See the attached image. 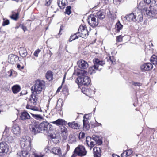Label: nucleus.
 <instances>
[{
	"label": "nucleus",
	"mask_w": 157,
	"mask_h": 157,
	"mask_svg": "<svg viewBox=\"0 0 157 157\" xmlns=\"http://www.w3.org/2000/svg\"><path fill=\"white\" fill-rule=\"evenodd\" d=\"M87 72L85 70H82L77 73L78 77L77 78L75 82L78 85L87 86L90 82V78L86 76Z\"/></svg>",
	"instance_id": "nucleus-1"
},
{
	"label": "nucleus",
	"mask_w": 157,
	"mask_h": 157,
	"mask_svg": "<svg viewBox=\"0 0 157 157\" xmlns=\"http://www.w3.org/2000/svg\"><path fill=\"white\" fill-rule=\"evenodd\" d=\"M45 86V82L43 80H37L35 82L34 86L32 87V93L40 94Z\"/></svg>",
	"instance_id": "nucleus-2"
},
{
	"label": "nucleus",
	"mask_w": 157,
	"mask_h": 157,
	"mask_svg": "<svg viewBox=\"0 0 157 157\" xmlns=\"http://www.w3.org/2000/svg\"><path fill=\"white\" fill-rule=\"evenodd\" d=\"M87 154V151L82 145H79L75 149L74 154L71 157H75L77 155L84 156Z\"/></svg>",
	"instance_id": "nucleus-3"
},
{
	"label": "nucleus",
	"mask_w": 157,
	"mask_h": 157,
	"mask_svg": "<svg viewBox=\"0 0 157 157\" xmlns=\"http://www.w3.org/2000/svg\"><path fill=\"white\" fill-rule=\"evenodd\" d=\"M20 144L21 147L25 150L30 149V138L27 136H23L21 138Z\"/></svg>",
	"instance_id": "nucleus-4"
},
{
	"label": "nucleus",
	"mask_w": 157,
	"mask_h": 157,
	"mask_svg": "<svg viewBox=\"0 0 157 157\" xmlns=\"http://www.w3.org/2000/svg\"><path fill=\"white\" fill-rule=\"evenodd\" d=\"M151 7L152 10H147L146 8H145L144 9L147 16L149 17H153L157 15V2H155L154 5L152 4Z\"/></svg>",
	"instance_id": "nucleus-5"
},
{
	"label": "nucleus",
	"mask_w": 157,
	"mask_h": 157,
	"mask_svg": "<svg viewBox=\"0 0 157 157\" xmlns=\"http://www.w3.org/2000/svg\"><path fill=\"white\" fill-rule=\"evenodd\" d=\"M87 20L89 25L93 27L97 26L99 23L98 20L96 18L95 16L93 14L90 15L88 17Z\"/></svg>",
	"instance_id": "nucleus-6"
},
{
	"label": "nucleus",
	"mask_w": 157,
	"mask_h": 157,
	"mask_svg": "<svg viewBox=\"0 0 157 157\" xmlns=\"http://www.w3.org/2000/svg\"><path fill=\"white\" fill-rule=\"evenodd\" d=\"M78 32H80L79 36L83 38L87 37L89 35V32L87 29L86 26H80L78 30Z\"/></svg>",
	"instance_id": "nucleus-7"
},
{
	"label": "nucleus",
	"mask_w": 157,
	"mask_h": 157,
	"mask_svg": "<svg viewBox=\"0 0 157 157\" xmlns=\"http://www.w3.org/2000/svg\"><path fill=\"white\" fill-rule=\"evenodd\" d=\"M9 150V146L6 142L0 143V153L3 155L7 153Z\"/></svg>",
	"instance_id": "nucleus-8"
},
{
	"label": "nucleus",
	"mask_w": 157,
	"mask_h": 157,
	"mask_svg": "<svg viewBox=\"0 0 157 157\" xmlns=\"http://www.w3.org/2000/svg\"><path fill=\"white\" fill-rule=\"evenodd\" d=\"M40 132H47L48 128L50 127L49 123L47 121L43 122L39 124Z\"/></svg>",
	"instance_id": "nucleus-9"
},
{
	"label": "nucleus",
	"mask_w": 157,
	"mask_h": 157,
	"mask_svg": "<svg viewBox=\"0 0 157 157\" xmlns=\"http://www.w3.org/2000/svg\"><path fill=\"white\" fill-rule=\"evenodd\" d=\"M38 95L32 93L29 101L33 105H36L37 104L39 97Z\"/></svg>",
	"instance_id": "nucleus-10"
},
{
	"label": "nucleus",
	"mask_w": 157,
	"mask_h": 157,
	"mask_svg": "<svg viewBox=\"0 0 157 157\" xmlns=\"http://www.w3.org/2000/svg\"><path fill=\"white\" fill-rule=\"evenodd\" d=\"M94 64L96 66L98 67V68L99 70L101 69V67L103 66L105 64V62L104 61L100 60L98 58H95L93 60Z\"/></svg>",
	"instance_id": "nucleus-11"
},
{
	"label": "nucleus",
	"mask_w": 157,
	"mask_h": 157,
	"mask_svg": "<svg viewBox=\"0 0 157 157\" xmlns=\"http://www.w3.org/2000/svg\"><path fill=\"white\" fill-rule=\"evenodd\" d=\"M78 67L82 69H85L87 68L89 66L88 63L82 59L79 61L78 63Z\"/></svg>",
	"instance_id": "nucleus-12"
},
{
	"label": "nucleus",
	"mask_w": 157,
	"mask_h": 157,
	"mask_svg": "<svg viewBox=\"0 0 157 157\" xmlns=\"http://www.w3.org/2000/svg\"><path fill=\"white\" fill-rule=\"evenodd\" d=\"M18 59L17 56L11 54L8 56V62L12 64H14L18 61Z\"/></svg>",
	"instance_id": "nucleus-13"
},
{
	"label": "nucleus",
	"mask_w": 157,
	"mask_h": 157,
	"mask_svg": "<svg viewBox=\"0 0 157 157\" xmlns=\"http://www.w3.org/2000/svg\"><path fill=\"white\" fill-rule=\"evenodd\" d=\"M153 68L152 65L150 63H144L140 67L141 69L144 71L150 70Z\"/></svg>",
	"instance_id": "nucleus-14"
},
{
	"label": "nucleus",
	"mask_w": 157,
	"mask_h": 157,
	"mask_svg": "<svg viewBox=\"0 0 157 157\" xmlns=\"http://www.w3.org/2000/svg\"><path fill=\"white\" fill-rule=\"evenodd\" d=\"M12 131L13 133L17 136L21 134V130L18 125H14L12 128Z\"/></svg>",
	"instance_id": "nucleus-15"
},
{
	"label": "nucleus",
	"mask_w": 157,
	"mask_h": 157,
	"mask_svg": "<svg viewBox=\"0 0 157 157\" xmlns=\"http://www.w3.org/2000/svg\"><path fill=\"white\" fill-rule=\"evenodd\" d=\"M92 138L93 139L94 142H95V145L98 144V145H100L102 144V141L101 137L98 136L93 135L92 136Z\"/></svg>",
	"instance_id": "nucleus-16"
},
{
	"label": "nucleus",
	"mask_w": 157,
	"mask_h": 157,
	"mask_svg": "<svg viewBox=\"0 0 157 157\" xmlns=\"http://www.w3.org/2000/svg\"><path fill=\"white\" fill-rule=\"evenodd\" d=\"M92 138L87 137L86 139V141L88 146L90 147L91 149L95 145V142H93Z\"/></svg>",
	"instance_id": "nucleus-17"
},
{
	"label": "nucleus",
	"mask_w": 157,
	"mask_h": 157,
	"mask_svg": "<svg viewBox=\"0 0 157 157\" xmlns=\"http://www.w3.org/2000/svg\"><path fill=\"white\" fill-rule=\"evenodd\" d=\"M67 124L69 127L73 129L78 130L80 128V125L75 121L71 122H69Z\"/></svg>",
	"instance_id": "nucleus-18"
},
{
	"label": "nucleus",
	"mask_w": 157,
	"mask_h": 157,
	"mask_svg": "<svg viewBox=\"0 0 157 157\" xmlns=\"http://www.w3.org/2000/svg\"><path fill=\"white\" fill-rule=\"evenodd\" d=\"M32 132L34 134L40 132V128L39 124H35L33 125L32 126Z\"/></svg>",
	"instance_id": "nucleus-19"
},
{
	"label": "nucleus",
	"mask_w": 157,
	"mask_h": 157,
	"mask_svg": "<svg viewBox=\"0 0 157 157\" xmlns=\"http://www.w3.org/2000/svg\"><path fill=\"white\" fill-rule=\"evenodd\" d=\"M61 136L63 140L67 139V128L64 127L61 128Z\"/></svg>",
	"instance_id": "nucleus-20"
},
{
	"label": "nucleus",
	"mask_w": 157,
	"mask_h": 157,
	"mask_svg": "<svg viewBox=\"0 0 157 157\" xmlns=\"http://www.w3.org/2000/svg\"><path fill=\"white\" fill-rule=\"evenodd\" d=\"M97 19L101 20L105 18V13L104 10H101L96 13Z\"/></svg>",
	"instance_id": "nucleus-21"
},
{
	"label": "nucleus",
	"mask_w": 157,
	"mask_h": 157,
	"mask_svg": "<svg viewBox=\"0 0 157 157\" xmlns=\"http://www.w3.org/2000/svg\"><path fill=\"white\" fill-rule=\"evenodd\" d=\"M67 3V0H58L57 3L58 6L62 9H64Z\"/></svg>",
	"instance_id": "nucleus-22"
},
{
	"label": "nucleus",
	"mask_w": 157,
	"mask_h": 157,
	"mask_svg": "<svg viewBox=\"0 0 157 157\" xmlns=\"http://www.w3.org/2000/svg\"><path fill=\"white\" fill-rule=\"evenodd\" d=\"M94 157H100L101 156V151L100 148L95 147L93 149Z\"/></svg>",
	"instance_id": "nucleus-23"
},
{
	"label": "nucleus",
	"mask_w": 157,
	"mask_h": 157,
	"mask_svg": "<svg viewBox=\"0 0 157 157\" xmlns=\"http://www.w3.org/2000/svg\"><path fill=\"white\" fill-rule=\"evenodd\" d=\"M30 118V116L27 112L24 111L21 113L20 118L21 120H25L29 119Z\"/></svg>",
	"instance_id": "nucleus-24"
},
{
	"label": "nucleus",
	"mask_w": 157,
	"mask_h": 157,
	"mask_svg": "<svg viewBox=\"0 0 157 157\" xmlns=\"http://www.w3.org/2000/svg\"><path fill=\"white\" fill-rule=\"evenodd\" d=\"M79 34H80V32L75 33L73 34H72L70 36L69 41L71 42L73 40L78 39L80 36H79Z\"/></svg>",
	"instance_id": "nucleus-25"
},
{
	"label": "nucleus",
	"mask_w": 157,
	"mask_h": 157,
	"mask_svg": "<svg viewBox=\"0 0 157 157\" xmlns=\"http://www.w3.org/2000/svg\"><path fill=\"white\" fill-rule=\"evenodd\" d=\"M54 154L60 156L61 155V152L60 148L59 147H54L51 151Z\"/></svg>",
	"instance_id": "nucleus-26"
},
{
	"label": "nucleus",
	"mask_w": 157,
	"mask_h": 157,
	"mask_svg": "<svg viewBox=\"0 0 157 157\" xmlns=\"http://www.w3.org/2000/svg\"><path fill=\"white\" fill-rule=\"evenodd\" d=\"M135 17H136V15H135L133 13H132L125 16L124 18L127 21H133L135 22Z\"/></svg>",
	"instance_id": "nucleus-27"
},
{
	"label": "nucleus",
	"mask_w": 157,
	"mask_h": 157,
	"mask_svg": "<svg viewBox=\"0 0 157 157\" xmlns=\"http://www.w3.org/2000/svg\"><path fill=\"white\" fill-rule=\"evenodd\" d=\"M65 121L61 119H59L56 121L51 122V123H53L57 126L59 125H63L65 124Z\"/></svg>",
	"instance_id": "nucleus-28"
},
{
	"label": "nucleus",
	"mask_w": 157,
	"mask_h": 157,
	"mask_svg": "<svg viewBox=\"0 0 157 157\" xmlns=\"http://www.w3.org/2000/svg\"><path fill=\"white\" fill-rule=\"evenodd\" d=\"M83 129L84 130L87 131L89 129L90 126L87 119H83Z\"/></svg>",
	"instance_id": "nucleus-29"
},
{
	"label": "nucleus",
	"mask_w": 157,
	"mask_h": 157,
	"mask_svg": "<svg viewBox=\"0 0 157 157\" xmlns=\"http://www.w3.org/2000/svg\"><path fill=\"white\" fill-rule=\"evenodd\" d=\"M99 69L98 68V67L96 66V65L94 64V65L89 68L88 72L90 74H92L95 73L96 71Z\"/></svg>",
	"instance_id": "nucleus-30"
},
{
	"label": "nucleus",
	"mask_w": 157,
	"mask_h": 157,
	"mask_svg": "<svg viewBox=\"0 0 157 157\" xmlns=\"http://www.w3.org/2000/svg\"><path fill=\"white\" fill-rule=\"evenodd\" d=\"M19 53L20 56L23 57H25L27 54V51L24 48H20Z\"/></svg>",
	"instance_id": "nucleus-31"
},
{
	"label": "nucleus",
	"mask_w": 157,
	"mask_h": 157,
	"mask_svg": "<svg viewBox=\"0 0 157 157\" xmlns=\"http://www.w3.org/2000/svg\"><path fill=\"white\" fill-rule=\"evenodd\" d=\"M12 89L13 92L14 94H16L20 91L21 88L19 85H16L12 87Z\"/></svg>",
	"instance_id": "nucleus-32"
},
{
	"label": "nucleus",
	"mask_w": 157,
	"mask_h": 157,
	"mask_svg": "<svg viewBox=\"0 0 157 157\" xmlns=\"http://www.w3.org/2000/svg\"><path fill=\"white\" fill-rule=\"evenodd\" d=\"M53 76L52 73L51 71H48L46 73V78L50 81L52 80Z\"/></svg>",
	"instance_id": "nucleus-33"
},
{
	"label": "nucleus",
	"mask_w": 157,
	"mask_h": 157,
	"mask_svg": "<svg viewBox=\"0 0 157 157\" xmlns=\"http://www.w3.org/2000/svg\"><path fill=\"white\" fill-rule=\"evenodd\" d=\"M12 14L10 17L12 19L17 20L18 18L19 13L17 12H15L14 11L12 12Z\"/></svg>",
	"instance_id": "nucleus-34"
},
{
	"label": "nucleus",
	"mask_w": 157,
	"mask_h": 157,
	"mask_svg": "<svg viewBox=\"0 0 157 157\" xmlns=\"http://www.w3.org/2000/svg\"><path fill=\"white\" fill-rule=\"evenodd\" d=\"M143 15L142 14H139L138 16H136V17H135V22H139L142 21L143 20Z\"/></svg>",
	"instance_id": "nucleus-35"
},
{
	"label": "nucleus",
	"mask_w": 157,
	"mask_h": 157,
	"mask_svg": "<svg viewBox=\"0 0 157 157\" xmlns=\"http://www.w3.org/2000/svg\"><path fill=\"white\" fill-rule=\"evenodd\" d=\"M151 62L153 64L155 65L157 64V57L155 55H153L151 58Z\"/></svg>",
	"instance_id": "nucleus-36"
},
{
	"label": "nucleus",
	"mask_w": 157,
	"mask_h": 157,
	"mask_svg": "<svg viewBox=\"0 0 157 157\" xmlns=\"http://www.w3.org/2000/svg\"><path fill=\"white\" fill-rule=\"evenodd\" d=\"M30 154L27 151H21L22 157H29Z\"/></svg>",
	"instance_id": "nucleus-37"
},
{
	"label": "nucleus",
	"mask_w": 157,
	"mask_h": 157,
	"mask_svg": "<svg viewBox=\"0 0 157 157\" xmlns=\"http://www.w3.org/2000/svg\"><path fill=\"white\" fill-rule=\"evenodd\" d=\"M107 61L109 63L110 62L113 64H114L115 61L113 56H109L106 58Z\"/></svg>",
	"instance_id": "nucleus-38"
},
{
	"label": "nucleus",
	"mask_w": 157,
	"mask_h": 157,
	"mask_svg": "<svg viewBox=\"0 0 157 157\" xmlns=\"http://www.w3.org/2000/svg\"><path fill=\"white\" fill-rule=\"evenodd\" d=\"M32 117L34 118L35 119L40 120L43 119V117L40 115L39 114H33L31 113Z\"/></svg>",
	"instance_id": "nucleus-39"
},
{
	"label": "nucleus",
	"mask_w": 157,
	"mask_h": 157,
	"mask_svg": "<svg viewBox=\"0 0 157 157\" xmlns=\"http://www.w3.org/2000/svg\"><path fill=\"white\" fill-rule=\"evenodd\" d=\"M15 138L12 136H9L8 137V141L9 143L12 144L15 141Z\"/></svg>",
	"instance_id": "nucleus-40"
},
{
	"label": "nucleus",
	"mask_w": 157,
	"mask_h": 157,
	"mask_svg": "<svg viewBox=\"0 0 157 157\" xmlns=\"http://www.w3.org/2000/svg\"><path fill=\"white\" fill-rule=\"evenodd\" d=\"M116 26L117 28L116 30L117 32L119 31L123 27V25L120 23V22H118L116 24Z\"/></svg>",
	"instance_id": "nucleus-41"
},
{
	"label": "nucleus",
	"mask_w": 157,
	"mask_h": 157,
	"mask_svg": "<svg viewBox=\"0 0 157 157\" xmlns=\"http://www.w3.org/2000/svg\"><path fill=\"white\" fill-rule=\"evenodd\" d=\"M71 6H68L66 9L65 13L66 14L69 15L71 13Z\"/></svg>",
	"instance_id": "nucleus-42"
},
{
	"label": "nucleus",
	"mask_w": 157,
	"mask_h": 157,
	"mask_svg": "<svg viewBox=\"0 0 157 157\" xmlns=\"http://www.w3.org/2000/svg\"><path fill=\"white\" fill-rule=\"evenodd\" d=\"M132 85L135 86L139 87L142 85V84L140 82H132Z\"/></svg>",
	"instance_id": "nucleus-43"
},
{
	"label": "nucleus",
	"mask_w": 157,
	"mask_h": 157,
	"mask_svg": "<svg viewBox=\"0 0 157 157\" xmlns=\"http://www.w3.org/2000/svg\"><path fill=\"white\" fill-rule=\"evenodd\" d=\"M33 155L35 157H43L44 156V155L41 154L40 153L33 152Z\"/></svg>",
	"instance_id": "nucleus-44"
},
{
	"label": "nucleus",
	"mask_w": 157,
	"mask_h": 157,
	"mask_svg": "<svg viewBox=\"0 0 157 157\" xmlns=\"http://www.w3.org/2000/svg\"><path fill=\"white\" fill-rule=\"evenodd\" d=\"M122 38L121 35L118 36L116 37V41L117 42H121L122 41Z\"/></svg>",
	"instance_id": "nucleus-45"
},
{
	"label": "nucleus",
	"mask_w": 157,
	"mask_h": 157,
	"mask_svg": "<svg viewBox=\"0 0 157 157\" xmlns=\"http://www.w3.org/2000/svg\"><path fill=\"white\" fill-rule=\"evenodd\" d=\"M40 50L39 49L36 50L34 53V55L35 56L37 57L38 56V54L40 52Z\"/></svg>",
	"instance_id": "nucleus-46"
},
{
	"label": "nucleus",
	"mask_w": 157,
	"mask_h": 157,
	"mask_svg": "<svg viewBox=\"0 0 157 157\" xmlns=\"http://www.w3.org/2000/svg\"><path fill=\"white\" fill-rule=\"evenodd\" d=\"M13 71L14 72V71L13 69H11L8 71L7 74L10 77H11L12 75V73H13Z\"/></svg>",
	"instance_id": "nucleus-47"
},
{
	"label": "nucleus",
	"mask_w": 157,
	"mask_h": 157,
	"mask_svg": "<svg viewBox=\"0 0 157 157\" xmlns=\"http://www.w3.org/2000/svg\"><path fill=\"white\" fill-rule=\"evenodd\" d=\"M85 136V134L83 132H80L79 135V138L80 139L83 138Z\"/></svg>",
	"instance_id": "nucleus-48"
},
{
	"label": "nucleus",
	"mask_w": 157,
	"mask_h": 157,
	"mask_svg": "<svg viewBox=\"0 0 157 157\" xmlns=\"http://www.w3.org/2000/svg\"><path fill=\"white\" fill-rule=\"evenodd\" d=\"M9 24V21L8 20H6L4 21H3L2 23L3 26H5L6 25H7Z\"/></svg>",
	"instance_id": "nucleus-49"
},
{
	"label": "nucleus",
	"mask_w": 157,
	"mask_h": 157,
	"mask_svg": "<svg viewBox=\"0 0 157 157\" xmlns=\"http://www.w3.org/2000/svg\"><path fill=\"white\" fill-rule=\"evenodd\" d=\"M127 155L129 156L132 153V151L131 150H128L126 151Z\"/></svg>",
	"instance_id": "nucleus-50"
},
{
	"label": "nucleus",
	"mask_w": 157,
	"mask_h": 157,
	"mask_svg": "<svg viewBox=\"0 0 157 157\" xmlns=\"http://www.w3.org/2000/svg\"><path fill=\"white\" fill-rule=\"evenodd\" d=\"M121 0H113V3L114 4L117 5L120 4Z\"/></svg>",
	"instance_id": "nucleus-51"
},
{
	"label": "nucleus",
	"mask_w": 157,
	"mask_h": 157,
	"mask_svg": "<svg viewBox=\"0 0 157 157\" xmlns=\"http://www.w3.org/2000/svg\"><path fill=\"white\" fill-rule=\"evenodd\" d=\"M121 157H127L128 156L127 155V153L126 151H124L121 155Z\"/></svg>",
	"instance_id": "nucleus-52"
},
{
	"label": "nucleus",
	"mask_w": 157,
	"mask_h": 157,
	"mask_svg": "<svg viewBox=\"0 0 157 157\" xmlns=\"http://www.w3.org/2000/svg\"><path fill=\"white\" fill-rule=\"evenodd\" d=\"M26 108L28 109H31L33 110V107L32 106H31L29 104H27L26 106Z\"/></svg>",
	"instance_id": "nucleus-53"
},
{
	"label": "nucleus",
	"mask_w": 157,
	"mask_h": 157,
	"mask_svg": "<svg viewBox=\"0 0 157 157\" xmlns=\"http://www.w3.org/2000/svg\"><path fill=\"white\" fill-rule=\"evenodd\" d=\"M63 25H61L60 26V29L59 30V32L58 33L59 35H61L62 34V33H61V31L63 30Z\"/></svg>",
	"instance_id": "nucleus-54"
},
{
	"label": "nucleus",
	"mask_w": 157,
	"mask_h": 157,
	"mask_svg": "<svg viewBox=\"0 0 157 157\" xmlns=\"http://www.w3.org/2000/svg\"><path fill=\"white\" fill-rule=\"evenodd\" d=\"M21 28L22 29L24 32L25 31L27 30V28L26 26H24L23 25H22Z\"/></svg>",
	"instance_id": "nucleus-55"
},
{
	"label": "nucleus",
	"mask_w": 157,
	"mask_h": 157,
	"mask_svg": "<svg viewBox=\"0 0 157 157\" xmlns=\"http://www.w3.org/2000/svg\"><path fill=\"white\" fill-rule=\"evenodd\" d=\"M144 2L145 3L149 4L150 3L151 0H144Z\"/></svg>",
	"instance_id": "nucleus-56"
},
{
	"label": "nucleus",
	"mask_w": 157,
	"mask_h": 157,
	"mask_svg": "<svg viewBox=\"0 0 157 157\" xmlns=\"http://www.w3.org/2000/svg\"><path fill=\"white\" fill-rule=\"evenodd\" d=\"M88 115L87 114H85L83 117V118H84V119H87L88 118Z\"/></svg>",
	"instance_id": "nucleus-57"
},
{
	"label": "nucleus",
	"mask_w": 157,
	"mask_h": 157,
	"mask_svg": "<svg viewBox=\"0 0 157 157\" xmlns=\"http://www.w3.org/2000/svg\"><path fill=\"white\" fill-rule=\"evenodd\" d=\"M62 86H61L59 87L57 90L56 92H59L60 91V90L61 88H62Z\"/></svg>",
	"instance_id": "nucleus-58"
},
{
	"label": "nucleus",
	"mask_w": 157,
	"mask_h": 157,
	"mask_svg": "<svg viewBox=\"0 0 157 157\" xmlns=\"http://www.w3.org/2000/svg\"><path fill=\"white\" fill-rule=\"evenodd\" d=\"M50 2L49 1L48 2H47L45 4V5L47 6H49L50 5Z\"/></svg>",
	"instance_id": "nucleus-59"
},
{
	"label": "nucleus",
	"mask_w": 157,
	"mask_h": 157,
	"mask_svg": "<svg viewBox=\"0 0 157 157\" xmlns=\"http://www.w3.org/2000/svg\"><path fill=\"white\" fill-rule=\"evenodd\" d=\"M21 66L20 64H18L17 65V67L19 69V70H21Z\"/></svg>",
	"instance_id": "nucleus-60"
},
{
	"label": "nucleus",
	"mask_w": 157,
	"mask_h": 157,
	"mask_svg": "<svg viewBox=\"0 0 157 157\" xmlns=\"http://www.w3.org/2000/svg\"><path fill=\"white\" fill-rule=\"evenodd\" d=\"M65 77H66V74H65L64 75V77H63V82H62V84H63L64 82L65 79Z\"/></svg>",
	"instance_id": "nucleus-61"
},
{
	"label": "nucleus",
	"mask_w": 157,
	"mask_h": 157,
	"mask_svg": "<svg viewBox=\"0 0 157 157\" xmlns=\"http://www.w3.org/2000/svg\"><path fill=\"white\" fill-rule=\"evenodd\" d=\"M67 149H69V145L68 144L67 145Z\"/></svg>",
	"instance_id": "nucleus-62"
},
{
	"label": "nucleus",
	"mask_w": 157,
	"mask_h": 157,
	"mask_svg": "<svg viewBox=\"0 0 157 157\" xmlns=\"http://www.w3.org/2000/svg\"><path fill=\"white\" fill-rule=\"evenodd\" d=\"M23 68H24V67H21V69H23Z\"/></svg>",
	"instance_id": "nucleus-63"
},
{
	"label": "nucleus",
	"mask_w": 157,
	"mask_h": 157,
	"mask_svg": "<svg viewBox=\"0 0 157 157\" xmlns=\"http://www.w3.org/2000/svg\"><path fill=\"white\" fill-rule=\"evenodd\" d=\"M155 21L156 22H157V18H156V19H155Z\"/></svg>",
	"instance_id": "nucleus-64"
}]
</instances>
